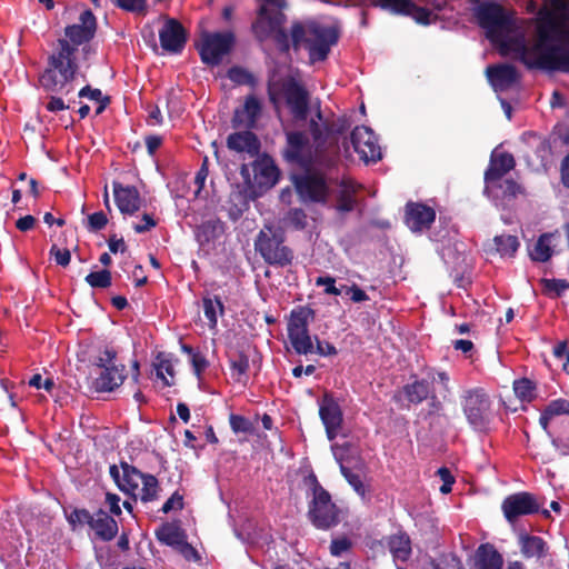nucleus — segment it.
Listing matches in <instances>:
<instances>
[{
  "label": "nucleus",
  "instance_id": "nucleus-32",
  "mask_svg": "<svg viewBox=\"0 0 569 569\" xmlns=\"http://www.w3.org/2000/svg\"><path fill=\"white\" fill-rule=\"evenodd\" d=\"M518 542L521 552L526 558L540 559L546 556L547 543L541 537L528 533H520L518 537Z\"/></svg>",
  "mask_w": 569,
  "mask_h": 569
},
{
  "label": "nucleus",
  "instance_id": "nucleus-3",
  "mask_svg": "<svg viewBox=\"0 0 569 569\" xmlns=\"http://www.w3.org/2000/svg\"><path fill=\"white\" fill-rule=\"evenodd\" d=\"M78 49L69 43L67 39H60L58 47L48 58L46 69L39 78L41 87L50 92L68 96L74 90L78 63Z\"/></svg>",
  "mask_w": 569,
  "mask_h": 569
},
{
  "label": "nucleus",
  "instance_id": "nucleus-5",
  "mask_svg": "<svg viewBox=\"0 0 569 569\" xmlns=\"http://www.w3.org/2000/svg\"><path fill=\"white\" fill-rule=\"evenodd\" d=\"M305 485L312 496L308 509L312 525L322 530L337 526L340 521L339 509L332 502L330 493L319 483L316 475H308Z\"/></svg>",
  "mask_w": 569,
  "mask_h": 569
},
{
  "label": "nucleus",
  "instance_id": "nucleus-40",
  "mask_svg": "<svg viewBox=\"0 0 569 569\" xmlns=\"http://www.w3.org/2000/svg\"><path fill=\"white\" fill-rule=\"evenodd\" d=\"M500 183L502 184V188L498 189V197L495 198L492 194H487L489 198H491L496 204H498V200L500 198L502 199H512L518 193L521 192V188L518 183H516L513 180H501Z\"/></svg>",
  "mask_w": 569,
  "mask_h": 569
},
{
  "label": "nucleus",
  "instance_id": "nucleus-14",
  "mask_svg": "<svg viewBox=\"0 0 569 569\" xmlns=\"http://www.w3.org/2000/svg\"><path fill=\"white\" fill-rule=\"evenodd\" d=\"M501 507L506 519L509 522H513L520 516L538 512L540 505L533 495L529 492H518L508 496Z\"/></svg>",
  "mask_w": 569,
  "mask_h": 569
},
{
  "label": "nucleus",
  "instance_id": "nucleus-23",
  "mask_svg": "<svg viewBox=\"0 0 569 569\" xmlns=\"http://www.w3.org/2000/svg\"><path fill=\"white\" fill-rule=\"evenodd\" d=\"M263 3L259 9V18L254 23L258 29L262 23H267L269 30L276 29L281 24L283 14L281 10L287 7L286 0H261Z\"/></svg>",
  "mask_w": 569,
  "mask_h": 569
},
{
  "label": "nucleus",
  "instance_id": "nucleus-60",
  "mask_svg": "<svg viewBox=\"0 0 569 569\" xmlns=\"http://www.w3.org/2000/svg\"><path fill=\"white\" fill-rule=\"evenodd\" d=\"M208 173H209L208 159L204 158L201 168L199 169V171L197 172V174L194 177V183L198 187L196 194H198L201 191V189L203 188L206 179L208 177Z\"/></svg>",
  "mask_w": 569,
  "mask_h": 569
},
{
  "label": "nucleus",
  "instance_id": "nucleus-50",
  "mask_svg": "<svg viewBox=\"0 0 569 569\" xmlns=\"http://www.w3.org/2000/svg\"><path fill=\"white\" fill-rule=\"evenodd\" d=\"M541 282L547 292H553L556 296H560L569 288L568 282L561 279H542Z\"/></svg>",
  "mask_w": 569,
  "mask_h": 569
},
{
  "label": "nucleus",
  "instance_id": "nucleus-29",
  "mask_svg": "<svg viewBox=\"0 0 569 569\" xmlns=\"http://www.w3.org/2000/svg\"><path fill=\"white\" fill-rule=\"evenodd\" d=\"M556 234L546 232L539 236L537 241L528 248L529 257L536 262H547L553 256V240Z\"/></svg>",
  "mask_w": 569,
  "mask_h": 569
},
{
  "label": "nucleus",
  "instance_id": "nucleus-12",
  "mask_svg": "<svg viewBox=\"0 0 569 569\" xmlns=\"http://www.w3.org/2000/svg\"><path fill=\"white\" fill-rule=\"evenodd\" d=\"M515 158L509 152L492 151L490 163L485 172V193L498 197V189L502 188L500 179L515 168Z\"/></svg>",
  "mask_w": 569,
  "mask_h": 569
},
{
  "label": "nucleus",
  "instance_id": "nucleus-15",
  "mask_svg": "<svg viewBox=\"0 0 569 569\" xmlns=\"http://www.w3.org/2000/svg\"><path fill=\"white\" fill-rule=\"evenodd\" d=\"M325 176L331 177V180L327 179V184L337 183L338 192H337V204L336 210L340 213L350 212L356 207L355 194L358 190V184L350 178L342 176L339 180L338 177H333L331 171H326ZM329 191L327 192L326 199L322 202H326Z\"/></svg>",
  "mask_w": 569,
  "mask_h": 569
},
{
  "label": "nucleus",
  "instance_id": "nucleus-18",
  "mask_svg": "<svg viewBox=\"0 0 569 569\" xmlns=\"http://www.w3.org/2000/svg\"><path fill=\"white\" fill-rule=\"evenodd\" d=\"M96 17L90 10L80 14L79 23L68 26L64 30L66 37L74 44L73 47L90 41L96 32Z\"/></svg>",
  "mask_w": 569,
  "mask_h": 569
},
{
  "label": "nucleus",
  "instance_id": "nucleus-13",
  "mask_svg": "<svg viewBox=\"0 0 569 569\" xmlns=\"http://www.w3.org/2000/svg\"><path fill=\"white\" fill-rule=\"evenodd\" d=\"M351 143L360 159L366 163L377 162L382 157L378 139L369 127H356L351 132Z\"/></svg>",
  "mask_w": 569,
  "mask_h": 569
},
{
  "label": "nucleus",
  "instance_id": "nucleus-17",
  "mask_svg": "<svg viewBox=\"0 0 569 569\" xmlns=\"http://www.w3.org/2000/svg\"><path fill=\"white\" fill-rule=\"evenodd\" d=\"M486 76L496 92L513 87L519 80L517 69L511 64H491L486 69Z\"/></svg>",
  "mask_w": 569,
  "mask_h": 569
},
{
  "label": "nucleus",
  "instance_id": "nucleus-64",
  "mask_svg": "<svg viewBox=\"0 0 569 569\" xmlns=\"http://www.w3.org/2000/svg\"><path fill=\"white\" fill-rule=\"evenodd\" d=\"M181 555L189 561H197L200 559L198 551L188 542L183 540L181 545L178 546Z\"/></svg>",
  "mask_w": 569,
  "mask_h": 569
},
{
  "label": "nucleus",
  "instance_id": "nucleus-44",
  "mask_svg": "<svg viewBox=\"0 0 569 569\" xmlns=\"http://www.w3.org/2000/svg\"><path fill=\"white\" fill-rule=\"evenodd\" d=\"M229 78L239 84L254 86L257 80L252 73L240 67H233L229 70Z\"/></svg>",
  "mask_w": 569,
  "mask_h": 569
},
{
  "label": "nucleus",
  "instance_id": "nucleus-53",
  "mask_svg": "<svg viewBox=\"0 0 569 569\" xmlns=\"http://www.w3.org/2000/svg\"><path fill=\"white\" fill-rule=\"evenodd\" d=\"M342 293L350 296L352 302L359 303L369 300L368 295L356 283L342 286Z\"/></svg>",
  "mask_w": 569,
  "mask_h": 569
},
{
  "label": "nucleus",
  "instance_id": "nucleus-21",
  "mask_svg": "<svg viewBox=\"0 0 569 569\" xmlns=\"http://www.w3.org/2000/svg\"><path fill=\"white\" fill-rule=\"evenodd\" d=\"M159 39L163 50L179 52L186 43L184 30L177 20L169 19L159 31Z\"/></svg>",
  "mask_w": 569,
  "mask_h": 569
},
{
  "label": "nucleus",
  "instance_id": "nucleus-42",
  "mask_svg": "<svg viewBox=\"0 0 569 569\" xmlns=\"http://www.w3.org/2000/svg\"><path fill=\"white\" fill-rule=\"evenodd\" d=\"M513 390L519 399L530 401L533 398L535 385L529 379H519L513 382Z\"/></svg>",
  "mask_w": 569,
  "mask_h": 569
},
{
  "label": "nucleus",
  "instance_id": "nucleus-38",
  "mask_svg": "<svg viewBox=\"0 0 569 569\" xmlns=\"http://www.w3.org/2000/svg\"><path fill=\"white\" fill-rule=\"evenodd\" d=\"M157 538L160 542L178 547L181 545L184 540L183 533L180 531V529L173 525H163L158 531H157Z\"/></svg>",
  "mask_w": 569,
  "mask_h": 569
},
{
  "label": "nucleus",
  "instance_id": "nucleus-51",
  "mask_svg": "<svg viewBox=\"0 0 569 569\" xmlns=\"http://www.w3.org/2000/svg\"><path fill=\"white\" fill-rule=\"evenodd\" d=\"M287 220L289 224H291L298 230H301L307 226V216L305 211L301 209H291L288 212Z\"/></svg>",
  "mask_w": 569,
  "mask_h": 569
},
{
  "label": "nucleus",
  "instance_id": "nucleus-41",
  "mask_svg": "<svg viewBox=\"0 0 569 569\" xmlns=\"http://www.w3.org/2000/svg\"><path fill=\"white\" fill-rule=\"evenodd\" d=\"M86 282L92 288L104 289L111 284V273L109 270L90 272L86 277Z\"/></svg>",
  "mask_w": 569,
  "mask_h": 569
},
{
  "label": "nucleus",
  "instance_id": "nucleus-8",
  "mask_svg": "<svg viewBox=\"0 0 569 569\" xmlns=\"http://www.w3.org/2000/svg\"><path fill=\"white\" fill-rule=\"evenodd\" d=\"M116 351L112 349L103 350L94 360L93 365L100 369L94 379V388L100 392H110L122 385L126 375L124 366H116Z\"/></svg>",
  "mask_w": 569,
  "mask_h": 569
},
{
  "label": "nucleus",
  "instance_id": "nucleus-46",
  "mask_svg": "<svg viewBox=\"0 0 569 569\" xmlns=\"http://www.w3.org/2000/svg\"><path fill=\"white\" fill-rule=\"evenodd\" d=\"M91 513L87 509H73L67 515V520L74 529L79 525L88 523L90 526Z\"/></svg>",
  "mask_w": 569,
  "mask_h": 569
},
{
  "label": "nucleus",
  "instance_id": "nucleus-19",
  "mask_svg": "<svg viewBox=\"0 0 569 569\" xmlns=\"http://www.w3.org/2000/svg\"><path fill=\"white\" fill-rule=\"evenodd\" d=\"M253 184L260 189L273 187L279 179V170L269 156L258 157L252 163Z\"/></svg>",
  "mask_w": 569,
  "mask_h": 569
},
{
  "label": "nucleus",
  "instance_id": "nucleus-47",
  "mask_svg": "<svg viewBox=\"0 0 569 569\" xmlns=\"http://www.w3.org/2000/svg\"><path fill=\"white\" fill-rule=\"evenodd\" d=\"M230 367L233 377L240 381V377L244 376L249 369V359L247 356L241 353L236 359L231 360Z\"/></svg>",
  "mask_w": 569,
  "mask_h": 569
},
{
  "label": "nucleus",
  "instance_id": "nucleus-57",
  "mask_svg": "<svg viewBox=\"0 0 569 569\" xmlns=\"http://www.w3.org/2000/svg\"><path fill=\"white\" fill-rule=\"evenodd\" d=\"M50 254L54 257L57 264L67 267L70 263L71 253L68 249H59L53 244L50 249Z\"/></svg>",
  "mask_w": 569,
  "mask_h": 569
},
{
  "label": "nucleus",
  "instance_id": "nucleus-7",
  "mask_svg": "<svg viewBox=\"0 0 569 569\" xmlns=\"http://www.w3.org/2000/svg\"><path fill=\"white\" fill-rule=\"evenodd\" d=\"M254 248L264 261L271 266L284 267L290 264L293 259L292 251L283 244L281 233L271 229L260 231Z\"/></svg>",
  "mask_w": 569,
  "mask_h": 569
},
{
  "label": "nucleus",
  "instance_id": "nucleus-43",
  "mask_svg": "<svg viewBox=\"0 0 569 569\" xmlns=\"http://www.w3.org/2000/svg\"><path fill=\"white\" fill-rule=\"evenodd\" d=\"M230 428L234 433H251L253 431L252 422L240 415H230Z\"/></svg>",
  "mask_w": 569,
  "mask_h": 569
},
{
  "label": "nucleus",
  "instance_id": "nucleus-37",
  "mask_svg": "<svg viewBox=\"0 0 569 569\" xmlns=\"http://www.w3.org/2000/svg\"><path fill=\"white\" fill-rule=\"evenodd\" d=\"M493 243L497 252H499L501 257H512L520 246L518 238L512 234L496 236Z\"/></svg>",
  "mask_w": 569,
  "mask_h": 569
},
{
  "label": "nucleus",
  "instance_id": "nucleus-34",
  "mask_svg": "<svg viewBox=\"0 0 569 569\" xmlns=\"http://www.w3.org/2000/svg\"><path fill=\"white\" fill-rule=\"evenodd\" d=\"M431 382L428 379L416 380L403 387L406 398L411 403H421L432 393Z\"/></svg>",
  "mask_w": 569,
  "mask_h": 569
},
{
  "label": "nucleus",
  "instance_id": "nucleus-9",
  "mask_svg": "<svg viewBox=\"0 0 569 569\" xmlns=\"http://www.w3.org/2000/svg\"><path fill=\"white\" fill-rule=\"evenodd\" d=\"M121 468L124 469L126 482L122 486L127 489V493L132 495L134 498H140L144 503L159 498L160 487L154 476L142 473L127 462H122Z\"/></svg>",
  "mask_w": 569,
  "mask_h": 569
},
{
  "label": "nucleus",
  "instance_id": "nucleus-36",
  "mask_svg": "<svg viewBox=\"0 0 569 569\" xmlns=\"http://www.w3.org/2000/svg\"><path fill=\"white\" fill-rule=\"evenodd\" d=\"M288 338L298 355H309L313 351V342L309 335V329L288 333Z\"/></svg>",
  "mask_w": 569,
  "mask_h": 569
},
{
  "label": "nucleus",
  "instance_id": "nucleus-24",
  "mask_svg": "<svg viewBox=\"0 0 569 569\" xmlns=\"http://www.w3.org/2000/svg\"><path fill=\"white\" fill-rule=\"evenodd\" d=\"M397 569H405V563L410 559L412 549L410 537L406 532L391 535L387 541Z\"/></svg>",
  "mask_w": 569,
  "mask_h": 569
},
{
  "label": "nucleus",
  "instance_id": "nucleus-6",
  "mask_svg": "<svg viewBox=\"0 0 569 569\" xmlns=\"http://www.w3.org/2000/svg\"><path fill=\"white\" fill-rule=\"evenodd\" d=\"M462 409L469 426L477 432H488L495 419L489 396L480 389L469 390L462 399Z\"/></svg>",
  "mask_w": 569,
  "mask_h": 569
},
{
  "label": "nucleus",
  "instance_id": "nucleus-39",
  "mask_svg": "<svg viewBox=\"0 0 569 569\" xmlns=\"http://www.w3.org/2000/svg\"><path fill=\"white\" fill-rule=\"evenodd\" d=\"M341 473L357 495L365 500L368 493V486L362 481L360 475L355 473L346 466H341Z\"/></svg>",
  "mask_w": 569,
  "mask_h": 569
},
{
  "label": "nucleus",
  "instance_id": "nucleus-55",
  "mask_svg": "<svg viewBox=\"0 0 569 569\" xmlns=\"http://www.w3.org/2000/svg\"><path fill=\"white\" fill-rule=\"evenodd\" d=\"M183 508V497L179 492H174L161 507L163 513Z\"/></svg>",
  "mask_w": 569,
  "mask_h": 569
},
{
  "label": "nucleus",
  "instance_id": "nucleus-33",
  "mask_svg": "<svg viewBox=\"0 0 569 569\" xmlns=\"http://www.w3.org/2000/svg\"><path fill=\"white\" fill-rule=\"evenodd\" d=\"M315 318V311L309 307L299 306L291 310L287 331L288 333L309 329V323Z\"/></svg>",
  "mask_w": 569,
  "mask_h": 569
},
{
  "label": "nucleus",
  "instance_id": "nucleus-22",
  "mask_svg": "<svg viewBox=\"0 0 569 569\" xmlns=\"http://www.w3.org/2000/svg\"><path fill=\"white\" fill-rule=\"evenodd\" d=\"M262 106L259 99L250 94L246 98L241 108L236 109L232 122L234 127L254 128L258 118L261 114Z\"/></svg>",
  "mask_w": 569,
  "mask_h": 569
},
{
  "label": "nucleus",
  "instance_id": "nucleus-61",
  "mask_svg": "<svg viewBox=\"0 0 569 569\" xmlns=\"http://www.w3.org/2000/svg\"><path fill=\"white\" fill-rule=\"evenodd\" d=\"M551 443L561 456H569V433L566 437H553Z\"/></svg>",
  "mask_w": 569,
  "mask_h": 569
},
{
  "label": "nucleus",
  "instance_id": "nucleus-4",
  "mask_svg": "<svg viewBox=\"0 0 569 569\" xmlns=\"http://www.w3.org/2000/svg\"><path fill=\"white\" fill-rule=\"evenodd\" d=\"M290 36L295 47L306 42L311 62L326 60L331 47L338 42L339 38L335 27L316 21H310L306 26L295 23Z\"/></svg>",
  "mask_w": 569,
  "mask_h": 569
},
{
  "label": "nucleus",
  "instance_id": "nucleus-48",
  "mask_svg": "<svg viewBox=\"0 0 569 569\" xmlns=\"http://www.w3.org/2000/svg\"><path fill=\"white\" fill-rule=\"evenodd\" d=\"M316 286L318 287H325V293L331 295V296H340L342 295V286L336 287V279L330 276L326 277H318L316 279Z\"/></svg>",
  "mask_w": 569,
  "mask_h": 569
},
{
  "label": "nucleus",
  "instance_id": "nucleus-49",
  "mask_svg": "<svg viewBox=\"0 0 569 569\" xmlns=\"http://www.w3.org/2000/svg\"><path fill=\"white\" fill-rule=\"evenodd\" d=\"M547 415H551L552 418L560 415L569 416V401L566 399L552 400L547 407Z\"/></svg>",
  "mask_w": 569,
  "mask_h": 569
},
{
  "label": "nucleus",
  "instance_id": "nucleus-1",
  "mask_svg": "<svg viewBox=\"0 0 569 569\" xmlns=\"http://www.w3.org/2000/svg\"><path fill=\"white\" fill-rule=\"evenodd\" d=\"M475 17L486 37L499 48L502 56L513 53L529 69L569 72V32H562L567 37V46L551 43L560 32L552 13L545 11L541 14L536 28L537 38L531 47L512 14L500 4L481 2L475 9Z\"/></svg>",
  "mask_w": 569,
  "mask_h": 569
},
{
  "label": "nucleus",
  "instance_id": "nucleus-31",
  "mask_svg": "<svg viewBox=\"0 0 569 569\" xmlns=\"http://www.w3.org/2000/svg\"><path fill=\"white\" fill-rule=\"evenodd\" d=\"M202 309L209 329L216 333L218 331V318L224 315L223 302L218 296L206 295L202 297Z\"/></svg>",
  "mask_w": 569,
  "mask_h": 569
},
{
  "label": "nucleus",
  "instance_id": "nucleus-26",
  "mask_svg": "<svg viewBox=\"0 0 569 569\" xmlns=\"http://www.w3.org/2000/svg\"><path fill=\"white\" fill-rule=\"evenodd\" d=\"M378 4L395 13L415 14L417 22L428 24L430 12L427 9L418 8L411 0H377Z\"/></svg>",
  "mask_w": 569,
  "mask_h": 569
},
{
  "label": "nucleus",
  "instance_id": "nucleus-56",
  "mask_svg": "<svg viewBox=\"0 0 569 569\" xmlns=\"http://www.w3.org/2000/svg\"><path fill=\"white\" fill-rule=\"evenodd\" d=\"M156 372L157 377L163 381L166 386H171L172 382L169 381L166 377V375L173 377V368L172 365L169 361H160L158 365H156Z\"/></svg>",
  "mask_w": 569,
  "mask_h": 569
},
{
  "label": "nucleus",
  "instance_id": "nucleus-2",
  "mask_svg": "<svg viewBox=\"0 0 569 569\" xmlns=\"http://www.w3.org/2000/svg\"><path fill=\"white\" fill-rule=\"evenodd\" d=\"M348 128L347 120L336 124L322 122V112L318 106L316 118L309 121L308 136L301 131L286 133L287 146L283 154L288 162L298 164L306 172L295 178L297 192L303 201H323L328 192L326 171H332L339 162L338 134Z\"/></svg>",
  "mask_w": 569,
  "mask_h": 569
},
{
  "label": "nucleus",
  "instance_id": "nucleus-45",
  "mask_svg": "<svg viewBox=\"0 0 569 569\" xmlns=\"http://www.w3.org/2000/svg\"><path fill=\"white\" fill-rule=\"evenodd\" d=\"M114 4L128 12L144 13L147 9L146 0H114Z\"/></svg>",
  "mask_w": 569,
  "mask_h": 569
},
{
  "label": "nucleus",
  "instance_id": "nucleus-25",
  "mask_svg": "<svg viewBox=\"0 0 569 569\" xmlns=\"http://www.w3.org/2000/svg\"><path fill=\"white\" fill-rule=\"evenodd\" d=\"M117 207L123 214H133L140 209L141 199L136 187L113 186Z\"/></svg>",
  "mask_w": 569,
  "mask_h": 569
},
{
  "label": "nucleus",
  "instance_id": "nucleus-20",
  "mask_svg": "<svg viewBox=\"0 0 569 569\" xmlns=\"http://www.w3.org/2000/svg\"><path fill=\"white\" fill-rule=\"evenodd\" d=\"M436 212L431 207L422 203H408L406 208L405 222L413 232L429 229L435 221Z\"/></svg>",
  "mask_w": 569,
  "mask_h": 569
},
{
  "label": "nucleus",
  "instance_id": "nucleus-10",
  "mask_svg": "<svg viewBox=\"0 0 569 569\" xmlns=\"http://www.w3.org/2000/svg\"><path fill=\"white\" fill-rule=\"evenodd\" d=\"M280 90L293 119L305 121L310 108V94L305 86L295 78H289L281 83Z\"/></svg>",
  "mask_w": 569,
  "mask_h": 569
},
{
  "label": "nucleus",
  "instance_id": "nucleus-54",
  "mask_svg": "<svg viewBox=\"0 0 569 569\" xmlns=\"http://www.w3.org/2000/svg\"><path fill=\"white\" fill-rule=\"evenodd\" d=\"M351 547V541L347 537L336 538L331 541L330 552L332 556L340 557Z\"/></svg>",
  "mask_w": 569,
  "mask_h": 569
},
{
  "label": "nucleus",
  "instance_id": "nucleus-35",
  "mask_svg": "<svg viewBox=\"0 0 569 569\" xmlns=\"http://www.w3.org/2000/svg\"><path fill=\"white\" fill-rule=\"evenodd\" d=\"M546 2L548 3V6L551 8V9H541L538 13V19H537V26L539 24V21H540V17L541 14L547 11V12H550L553 14L555 17V21L556 23L558 24V28L560 31L562 32H569V30H565L560 27V24L558 23V20H557V14L565 11L567 9V1L566 0H546ZM567 37L561 33V32H558L553 40H552V44H563V46H567Z\"/></svg>",
  "mask_w": 569,
  "mask_h": 569
},
{
  "label": "nucleus",
  "instance_id": "nucleus-58",
  "mask_svg": "<svg viewBox=\"0 0 569 569\" xmlns=\"http://www.w3.org/2000/svg\"><path fill=\"white\" fill-rule=\"evenodd\" d=\"M427 379L432 382H439L442 385L443 389L446 391H449V376L445 371H437L429 370L427 373Z\"/></svg>",
  "mask_w": 569,
  "mask_h": 569
},
{
  "label": "nucleus",
  "instance_id": "nucleus-59",
  "mask_svg": "<svg viewBox=\"0 0 569 569\" xmlns=\"http://www.w3.org/2000/svg\"><path fill=\"white\" fill-rule=\"evenodd\" d=\"M156 226V221L151 214L144 213L139 223L133 226V229L137 233H143L149 231L151 228Z\"/></svg>",
  "mask_w": 569,
  "mask_h": 569
},
{
  "label": "nucleus",
  "instance_id": "nucleus-16",
  "mask_svg": "<svg viewBox=\"0 0 569 569\" xmlns=\"http://www.w3.org/2000/svg\"><path fill=\"white\" fill-rule=\"evenodd\" d=\"M319 416L326 428L328 439L333 440L343 421L340 406L332 397L326 395L319 402Z\"/></svg>",
  "mask_w": 569,
  "mask_h": 569
},
{
  "label": "nucleus",
  "instance_id": "nucleus-63",
  "mask_svg": "<svg viewBox=\"0 0 569 569\" xmlns=\"http://www.w3.org/2000/svg\"><path fill=\"white\" fill-rule=\"evenodd\" d=\"M69 106L62 100V98L56 96H51L46 104V109L50 112H58L67 110Z\"/></svg>",
  "mask_w": 569,
  "mask_h": 569
},
{
  "label": "nucleus",
  "instance_id": "nucleus-11",
  "mask_svg": "<svg viewBox=\"0 0 569 569\" xmlns=\"http://www.w3.org/2000/svg\"><path fill=\"white\" fill-rule=\"evenodd\" d=\"M234 44L232 32L207 33L202 38L199 47L201 60L206 64L218 66L224 56H227Z\"/></svg>",
  "mask_w": 569,
  "mask_h": 569
},
{
  "label": "nucleus",
  "instance_id": "nucleus-30",
  "mask_svg": "<svg viewBox=\"0 0 569 569\" xmlns=\"http://www.w3.org/2000/svg\"><path fill=\"white\" fill-rule=\"evenodd\" d=\"M502 557L497 549L489 543L481 545L475 557V566L477 569H501Z\"/></svg>",
  "mask_w": 569,
  "mask_h": 569
},
{
  "label": "nucleus",
  "instance_id": "nucleus-28",
  "mask_svg": "<svg viewBox=\"0 0 569 569\" xmlns=\"http://www.w3.org/2000/svg\"><path fill=\"white\" fill-rule=\"evenodd\" d=\"M227 147L236 152H246L256 156L260 150V142L251 131H240L229 134Z\"/></svg>",
  "mask_w": 569,
  "mask_h": 569
},
{
  "label": "nucleus",
  "instance_id": "nucleus-52",
  "mask_svg": "<svg viewBox=\"0 0 569 569\" xmlns=\"http://www.w3.org/2000/svg\"><path fill=\"white\" fill-rule=\"evenodd\" d=\"M108 218L104 212L98 211L88 217L87 228L89 231H99L106 227Z\"/></svg>",
  "mask_w": 569,
  "mask_h": 569
},
{
  "label": "nucleus",
  "instance_id": "nucleus-27",
  "mask_svg": "<svg viewBox=\"0 0 569 569\" xmlns=\"http://www.w3.org/2000/svg\"><path fill=\"white\" fill-rule=\"evenodd\" d=\"M89 527L94 531L96 536L103 541L112 540L118 533L117 521L102 509L91 513Z\"/></svg>",
  "mask_w": 569,
  "mask_h": 569
},
{
  "label": "nucleus",
  "instance_id": "nucleus-62",
  "mask_svg": "<svg viewBox=\"0 0 569 569\" xmlns=\"http://www.w3.org/2000/svg\"><path fill=\"white\" fill-rule=\"evenodd\" d=\"M106 505L114 516L121 515L120 497L118 495L108 492L106 495Z\"/></svg>",
  "mask_w": 569,
  "mask_h": 569
}]
</instances>
